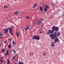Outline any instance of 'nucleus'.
I'll return each mask as SVG.
<instances>
[{
    "label": "nucleus",
    "instance_id": "f257e3e1",
    "mask_svg": "<svg viewBox=\"0 0 64 64\" xmlns=\"http://www.w3.org/2000/svg\"><path fill=\"white\" fill-rule=\"evenodd\" d=\"M52 30H51V33H53L54 31H56L54 32V34H51L50 35V37L52 40H54L55 38H57V36H60V32L58 31H59V28L56 27V28L55 26H54L52 27Z\"/></svg>",
    "mask_w": 64,
    "mask_h": 64
},
{
    "label": "nucleus",
    "instance_id": "f03ea898",
    "mask_svg": "<svg viewBox=\"0 0 64 64\" xmlns=\"http://www.w3.org/2000/svg\"><path fill=\"white\" fill-rule=\"evenodd\" d=\"M32 38L33 39H37L38 40H40V37L39 36H33Z\"/></svg>",
    "mask_w": 64,
    "mask_h": 64
},
{
    "label": "nucleus",
    "instance_id": "7ed1b4c3",
    "mask_svg": "<svg viewBox=\"0 0 64 64\" xmlns=\"http://www.w3.org/2000/svg\"><path fill=\"white\" fill-rule=\"evenodd\" d=\"M13 28V26H12V28H9V32L12 35H13V33L12 32V30H12Z\"/></svg>",
    "mask_w": 64,
    "mask_h": 64
},
{
    "label": "nucleus",
    "instance_id": "20e7f679",
    "mask_svg": "<svg viewBox=\"0 0 64 64\" xmlns=\"http://www.w3.org/2000/svg\"><path fill=\"white\" fill-rule=\"evenodd\" d=\"M48 8H49V6L47 5L46 6L44 10V11H45V12L47 11L48 9Z\"/></svg>",
    "mask_w": 64,
    "mask_h": 64
},
{
    "label": "nucleus",
    "instance_id": "39448f33",
    "mask_svg": "<svg viewBox=\"0 0 64 64\" xmlns=\"http://www.w3.org/2000/svg\"><path fill=\"white\" fill-rule=\"evenodd\" d=\"M36 23L38 25H39L41 23V20H40L38 22H36Z\"/></svg>",
    "mask_w": 64,
    "mask_h": 64
},
{
    "label": "nucleus",
    "instance_id": "423d86ee",
    "mask_svg": "<svg viewBox=\"0 0 64 64\" xmlns=\"http://www.w3.org/2000/svg\"><path fill=\"white\" fill-rule=\"evenodd\" d=\"M56 38L54 40V43H55L57 42H58V38Z\"/></svg>",
    "mask_w": 64,
    "mask_h": 64
},
{
    "label": "nucleus",
    "instance_id": "0eeeda50",
    "mask_svg": "<svg viewBox=\"0 0 64 64\" xmlns=\"http://www.w3.org/2000/svg\"><path fill=\"white\" fill-rule=\"evenodd\" d=\"M19 12L17 11L15 12L14 13V14H15V15H18V14H19Z\"/></svg>",
    "mask_w": 64,
    "mask_h": 64
},
{
    "label": "nucleus",
    "instance_id": "6e6552de",
    "mask_svg": "<svg viewBox=\"0 0 64 64\" xmlns=\"http://www.w3.org/2000/svg\"><path fill=\"white\" fill-rule=\"evenodd\" d=\"M8 29L6 28L5 29H4V30L5 31V32L6 33H8Z\"/></svg>",
    "mask_w": 64,
    "mask_h": 64
},
{
    "label": "nucleus",
    "instance_id": "1a4fd4ad",
    "mask_svg": "<svg viewBox=\"0 0 64 64\" xmlns=\"http://www.w3.org/2000/svg\"><path fill=\"white\" fill-rule=\"evenodd\" d=\"M54 42H52V44L51 45V46L52 47H54L55 46V45L54 44Z\"/></svg>",
    "mask_w": 64,
    "mask_h": 64
},
{
    "label": "nucleus",
    "instance_id": "9d476101",
    "mask_svg": "<svg viewBox=\"0 0 64 64\" xmlns=\"http://www.w3.org/2000/svg\"><path fill=\"white\" fill-rule=\"evenodd\" d=\"M37 6V4H34L32 6V8H35V7H36V6Z\"/></svg>",
    "mask_w": 64,
    "mask_h": 64
},
{
    "label": "nucleus",
    "instance_id": "9b49d317",
    "mask_svg": "<svg viewBox=\"0 0 64 64\" xmlns=\"http://www.w3.org/2000/svg\"><path fill=\"white\" fill-rule=\"evenodd\" d=\"M29 29V28L28 26H26V28H24V29L26 30H28Z\"/></svg>",
    "mask_w": 64,
    "mask_h": 64
},
{
    "label": "nucleus",
    "instance_id": "f8f14e48",
    "mask_svg": "<svg viewBox=\"0 0 64 64\" xmlns=\"http://www.w3.org/2000/svg\"><path fill=\"white\" fill-rule=\"evenodd\" d=\"M9 51V50H8L6 52V53L4 55H5V56H6V55H8V54H9L8 53V52Z\"/></svg>",
    "mask_w": 64,
    "mask_h": 64
},
{
    "label": "nucleus",
    "instance_id": "ddd939ff",
    "mask_svg": "<svg viewBox=\"0 0 64 64\" xmlns=\"http://www.w3.org/2000/svg\"><path fill=\"white\" fill-rule=\"evenodd\" d=\"M40 10L41 11H42L43 8H42L41 6L40 7Z\"/></svg>",
    "mask_w": 64,
    "mask_h": 64
},
{
    "label": "nucleus",
    "instance_id": "4468645a",
    "mask_svg": "<svg viewBox=\"0 0 64 64\" xmlns=\"http://www.w3.org/2000/svg\"><path fill=\"white\" fill-rule=\"evenodd\" d=\"M12 43L13 44H14V45H15L16 44V42L14 41H12Z\"/></svg>",
    "mask_w": 64,
    "mask_h": 64
},
{
    "label": "nucleus",
    "instance_id": "2eb2a0df",
    "mask_svg": "<svg viewBox=\"0 0 64 64\" xmlns=\"http://www.w3.org/2000/svg\"><path fill=\"white\" fill-rule=\"evenodd\" d=\"M46 55H47V53H46V52H44L43 53V55H44V56H46Z\"/></svg>",
    "mask_w": 64,
    "mask_h": 64
},
{
    "label": "nucleus",
    "instance_id": "dca6fc26",
    "mask_svg": "<svg viewBox=\"0 0 64 64\" xmlns=\"http://www.w3.org/2000/svg\"><path fill=\"white\" fill-rule=\"evenodd\" d=\"M48 34H49L50 33H51L50 30H48V32H47Z\"/></svg>",
    "mask_w": 64,
    "mask_h": 64
},
{
    "label": "nucleus",
    "instance_id": "f3484780",
    "mask_svg": "<svg viewBox=\"0 0 64 64\" xmlns=\"http://www.w3.org/2000/svg\"><path fill=\"white\" fill-rule=\"evenodd\" d=\"M19 32L17 33H16V35L17 37H18V36H19Z\"/></svg>",
    "mask_w": 64,
    "mask_h": 64
},
{
    "label": "nucleus",
    "instance_id": "a211bd4d",
    "mask_svg": "<svg viewBox=\"0 0 64 64\" xmlns=\"http://www.w3.org/2000/svg\"><path fill=\"white\" fill-rule=\"evenodd\" d=\"M19 64H24V63H23L22 62H20V61H19L18 62Z\"/></svg>",
    "mask_w": 64,
    "mask_h": 64
},
{
    "label": "nucleus",
    "instance_id": "6ab92c4d",
    "mask_svg": "<svg viewBox=\"0 0 64 64\" xmlns=\"http://www.w3.org/2000/svg\"><path fill=\"white\" fill-rule=\"evenodd\" d=\"M7 64H10V60H8V61Z\"/></svg>",
    "mask_w": 64,
    "mask_h": 64
},
{
    "label": "nucleus",
    "instance_id": "aec40b11",
    "mask_svg": "<svg viewBox=\"0 0 64 64\" xmlns=\"http://www.w3.org/2000/svg\"><path fill=\"white\" fill-rule=\"evenodd\" d=\"M26 18H27V19H29L30 18V17L29 16H26Z\"/></svg>",
    "mask_w": 64,
    "mask_h": 64
},
{
    "label": "nucleus",
    "instance_id": "412c9836",
    "mask_svg": "<svg viewBox=\"0 0 64 64\" xmlns=\"http://www.w3.org/2000/svg\"><path fill=\"white\" fill-rule=\"evenodd\" d=\"M3 34H1V32H0V36H3Z\"/></svg>",
    "mask_w": 64,
    "mask_h": 64
},
{
    "label": "nucleus",
    "instance_id": "4be33fe9",
    "mask_svg": "<svg viewBox=\"0 0 64 64\" xmlns=\"http://www.w3.org/2000/svg\"><path fill=\"white\" fill-rule=\"evenodd\" d=\"M8 6H4V8H8Z\"/></svg>",
    "mask_w": 64,
    "mask_h": 64
},
{
    "label": "nucleus",
    "instance_id": "5701e85b",
    "mask_svg": "<svg viewBox=\"0 0 64 64\" xmlns=\"http://www.w3.org/2000/svg\"><path fill=\"white\" fill-rule=\"evenodd\" d=\"M8 48H11V45H9L8 46Z\"/></svg>",
    "mask_w": 64,
    "mask_h": 64
},
{
    "label": "nucleus",
    "instance_id": "b1692460",
    "mask_svg": "<svg viewBox=\"0 0 64 64\" xmlns=\"http://www.w3.org/2000/svg\"><path fill=\"white\" fill-rule=\"evenodd\" d=\"M38 20H39V19H37L36 20V22H38Z\"/></svg>",
    "mask_w": 64,
    "mask_h": 64
},
{
    "label": "nucleus",
    "instance_id": "393cba45",
    "mask_svg": "<svg viewBox=\"0 0 64 64\" xmlns=\"http://www.w3.org/2000/svg\"><path fill=\"white\" fill-rule=\"evenodd\" d=\"M7 42V40H5L4 41V43H6Z\"/></svg>",
    "mask_w": 64,
    "mask_h": 64
},
{
    "label": "nucleus",
    "instance_id": "a878e982",
    "mask_svg": "<svg viewBox=\"0 0 64 64\" xmlns=\"http://www.w3.org/2000/svg\"><path fill=\"white\" fill-rule=\"evenodd\" d=\"M2 51V52H5V49H4V48L3 49Z\"/></svg>",
    "mask_w": 64,
    "mask_h": 64
},
{
    "label": "nucleus",
    "instance_id": "bb28decb",
    "mask_svg": "<svg viewBox=\"0 0 64 64\" xmlns=\"http://www.w3.org/2000/svg\"><path fill=\"white\" fill-rule=\"evenodd\" d=\"M52 5H53L54 6H55V5L54 4V3H53V2H52Z\"/></svg>",
    "mask_w": 64,
    "mask_h": 64
},
{
    "label": "nucleus",
    "instance_id": "cd10ccee",
    "mask_svg": "<svg viewBox=\"0 0 64 64\" xmlns=\"http://www.w3.org/2000/svg\"><path fill=\"white\" fill-rule=\"evenodd\" d=\"M42 32H43V31H42L41 32H39V34H41L42 33Z\"/></svg>",
    "mask_w": 64,
    "mask_h": 64
},
{
    "label": "nucleus",
    "instance_id": "c85d7f7f",
    "mask_svg": "<svg viewBox=\"0 0 64 64\" xmlns=\"http://www.w3.org/2000/svg\"><path fill=\"white\" fill-rule=\"evenodd\" d=\"M0 61L2 63H3V60H2V59H1V60H0Z\"/></svg>",
    "mask_w": 64,
    "mask_h": 64
},
{
    "label": "nucleus",
    "instance_id": "c756f323",
    "mask_svg": "<svg viewBox=\"0 0 64 64\" xmlns=\"http://www.w3.org/2000/svg\"><path fill=\"white\" fill-rule=\"evenodd\" d=\"M13 52H14V53H15V54L16 53V51L14 50H13Z\"/></svg>",
    "mask_w": 64,
    "mask_h": 64
},
{
    "label": "nucleus",
    "instance_id": "7c9ffc66",
    "mask_svg": "<svg viewBox=\"0 0 64 64\" xmlns=\"http://www.w3.org/2000/svg\"><path fill=\"white\" fill-rule=\"evenodd\" d=\"M15 59V56H14L12 58V60H13V59Z\"/></svg>",
    "mask_w": 64,
    "mask_h": 64
},
{
    "label": "nucleus",
    "instance_id": "2f4dec72",
    "mask_svg": "<svg viewBox=\"0 0 64 64\" xmlns=\"http://www.w3.org/2000/svg\"><path fill=\"white\" fill-rule=\"evenodd\" d=\"M41 19L42 20V21H43V19L41 18Z\"/></svg>",
    "mask_w": 64,
    "mask_h": 64
},
{
    "label": "nucleus",
    "instance_id": "473e14b6",
    "mask_svg": "<svg viewBox=\"0 0 64 64\" xmlns=\"http://www.w3.org/2000/svg\"><path fill=\"white\" fill-rule=\"evenodd\" d=\"M34 25H36V22L34 23Z\"/></svg>",
    "mask_w": 64,
    "mask_h": 64
},
{
    "label": "nucleus",
    "instance_id": "72a5a7b5",
    "mask_svg": "<svg viewBox=\"0 0 64 64\" xmlns=\"http://www.w3.org/2000/svg\"><path fill=\"white\" fill-rule=\"evenodd\" d=\"M2 38V36H1L0 37V39H1V38Z\"/></svg>",
    "mask_w": 64,
    "mask_h": 64
},
{
    "label": "nucleus",
    "instance_id": "f704fd0d",
    "mask_svg": "<svg viewBox=\"0 0 64 64\" xmlns=\"http://www.w3.org/2000/svg\"><path fill=\"white\" fill-rule=\"evenodd\" d=\"M41 30H39V31H41Z\"/></svg>",
    "mask_w": 64,
    "mask_h": 64
},
{
    "label": "nucleus",
    "instance_id": "c9c22d12",
    "mask_svg": "<svg viewBox=\"0 0 64 64\" xmlns=\"http://www.w3.org/2000/svg\"><path fill=\"white\" fill-rule=\"evenodd\" d=\"M17 56V54H16V56Z\"/></svg>",
    "mask_w": 64,
    "mask_h": 64
},
{
    "label": "nucleus",
    "instance_id": "e433bc0d",
    "mask_svg": "<svg viewBox=\"0 0 64 64\" xmlns=\"http://www.w3.org/2000/svg\"><path fill=\"white\" fill-rule=\"evenodd\" d=\"M10 41H11V40L10 39Z\"/></svg>",
    "mask_w": 64,
    "mask_h": 64
},
{
    "label": "nucleus",
    "instance_id": "4c0bfd02",
    "mask_svg": "<svg viewBox=\"0 0 64 64\" xmlns=\"http://www.w3.org/2000/svg\"><path fill=\"white\" fill-rule=\"evenodd\" d=\"M3 58L2 57H1V59H2Z\"/></svg>",
    "mask_w": 64,
    "mask_h": 64
},
{
    "label": "nucleus",
    "instance_id": "58836bf2",
    "mask_svg": "<svg viewBox=\"0 0 64 64\" xmlns=\"http://www.w3.org/2000/svg\"><path fill=\"white\" fill-rule=\"evenodd\" d=\"M44 4H43V6H44Z\"/></svg>",
    "mask_w": 64,
    "mask_h": 64
},
{
    "label": "nucleus",
    "instance_id": "ea45409f",
    "mask_svg": "<svg viewBox=\"0 0 64 64\" xmlns=\"http://www.w3.org/2000/svg\"><path fill=\"white\" fill-rule=\"evenodd\" d=\"M0 64H2L1 63H0Z\"/></svg>",
    "mask_w": 64,
    "mask_h": 64
},
{
    "label": "nucleus",
    "instance_id": "a19ab883",
    "mask_svg": "<svg viewBox=\"0 0 64 64\" xmlns=\"http://www.w3.org/2000/svg\"><path fill=\"white\" fill-rule=\"evenodd\" d=\"M14 64H16V63H15Z\"/></svg>",
    "mask_w": 64,
    "mask_h": 64
},
{
    "label": "nucleus",
    "instance_id": "79ce46f5",
    "mask_svg": "<svg viewBox=\"0 0 64 64\" xmlns=\"http://www.w3.org/2000/svg\"><path fill=\"white\" fill-rule=\"evenodd\" d=\"M30 55H31V54H30Z\"/></svg>",
    "mask_w": 64,
    "mask_h": 64
},
{
    "label": "nucleus",
    "instance_id": "37998d69",
    "mask_svg": "<svg viewBox=\"0 0 64 64\" xmlns=\"http://www.w3.org/2000/svg\"><path fill=\"white\" fill-rule=\"evenodd\" d=\"M32 55H33V54H32Z\"/></svg>",
    "mask_w": 64,
    "mask_h": 64
}]
</instances>
